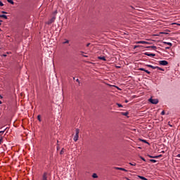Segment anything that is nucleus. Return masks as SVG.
I'll use <instances>...</instances> for the list:
<instances>
[{
    "instance_id": "obj_1",
    "label": "nucleus",
    "mask_w": 180,
    "mask_h": 180,
    "mask_svg": "<svg viewBox=\"0 0 180 180\" xmlns=\"http://www.w3.org/2000/svg\"><path fill=\"white\" fill-rule=\"evenodd\" d=\"M79 137V130L78 129H76L75 130V136L73 139L74 141H78V139Z\"/></svg>"
},
{
    "instance_id": "obj_2",
    "label": "nucleus",
    "mask_w": 180,
    "mask_h": 180,
    "mask_svg": "<svg viewBox=\"0 0 180 180\" xmlns=\"http://www.w3.org/2000/svg\"><path fill=\"white\" fill-rule=\"evenodd\" d=\"M149 102H150V103L153 105H157V103H158V99L150 98H149Z\"/></svg>"
},
{
    "instance_id": "obj_3",
    "label": "nucleus",
    "mask_w": 180,
    "mask_h": 180,
    "mask_svg": "<svg viewBox=\"0 0 180 180\" xmlns=\"http://www.w3.org/2000/svg\"><path fill=\"white\" fill-rule=\"evenodd\" d=\"M55 20H56V16H53L51 18V19L49 20V21L46 22V24L51 25V23H54Z\"/></svg>"
},
{
    "instance_id": "obj_4",
    "label": "nucleus",
    "mask_w": 180,
    "mask_h": 180,
    "mask_svg": "<svg viewBox=\"0 0 180 180\" xmlns=\"http://www.w3.org/2000/svg\"><path fill=\"white\" fill-rule=\"evenodd\" d=\"M159 64L160 65H168V61H167V60H160Z\"/></svg>"
},
{
    "instance_id": "obj_5",
    "label": "nucleus",
    "mask_w": 180,
    "mask_h": 180,
    "mask_svg": "<svg viewBox=\"0 0 180 180\" xmlns=\"http://www.w3.org/2000/svg\"><path fill=\"white\" fill-rule=\"evenodd\" d=\"M145 56H148V57H155V53H150L148 52H146L144 53Z\"/></svg>"
},
{
    "instance_id": "obj_6",
    "label": "nucleus",
    "mask_w": 180,
    "mask_h": 180,
    "mask_svg": "<svg viewBox=\"0 0 180 180\" xmlns=\"http://www.w3.org/2000/svg\"><path fill=\"white\" fill-rule=\"evenodd\" d=\"M49 175V174L47 172H44L43 175H42V180H48L47 179V176Z\"/></svg>"
},
{
    "instance_id": "obj_7",
    "label": "nucleus",
    "mask_w": 180,
    "mask_h": 180,
    "mask_svg": "<svg viewBox=\"0 0 180 180\" xmlns=\"http://www.w3.org/2000/svg\"><path fill=\"white\" fill-rule=\"evenodd\" d=\"M136 44H148V42L146 41H139L136 42Z\"/></svg>"
},
{
    "instance_id": "obj_8",
    "label": "nucleus",
    "mask_w": 180,
    "mask_h": 180,
    "mask_svg": "<svg viewBox=\"0 0 180 180\" xmlns=\"http://www.w3.org/2000/svg\"><path fill=\"white\" fill-rule=\"evenodd\" d=\"M115 169H117L119 171H124L125 172H127V169L122 167H115Z\"/></svg>"
},
{
    "instance_id": "obj_9",
    "label": "nucleus",
    "mask_w": 180,
    "mask_h": 180,
    "mask_svg": "<svg viewBox=\"0 0 180 180\" xmlns=\"http://www.w3.org/2000/svg\"><path fill=\"white\" fill-rule=\"evenodd\" d=\"M147 67H148L149 68H152L153 70H156L157 66H153L151 65H147Z\"/></svg>"
},
{
    "instance_id": "obj_10",
    "label": "nucleus",
    "mask_w": 180,
    "mask_h": 180,
    "mask_svg": "<svg viewBox=\"0 0 180 180\" xmlns=\"http://www.w3.org/2000/svg\"><path fill=\"white\" fill-rule=\"evenodd\" d=\"M147 49H152L153 50H157V46H148Z\"/></svg>"
},
{
    "instance_id": "obj_11",
    "label": "nucleus",
    "mask_w": 180,
    "mask_h": 180,
    "mask_svg": "<svg viewBox=\"0 0 180 180\" xmlns=\"http://www.w3.org/2000/svg\"><path fill=\"white\" fill-rule=\"evenodd\" d=\"M98 60H103V61H106V58L105 56H99Z\"/></svg>"
},
{
    "instance_id": "obj_12",
    "label": "nucleus",
    "mask_w": 180,
    "mask_h": 180,
    "mask_svg": "<svg viewBox=\"0 0 180 180\" xmlns=\"http://www.w3.org/2000/svg\"><path fill=\"white\" fill-rule=\"evenodd\" d=\"M7 2H8V4H11V5H14L15 2H13V0H7Z\"/></svg>"
},
{
    "instance_id": "obj_13",
    "label": "nucleus",
    "mask_w": 180,
    "mask_h": 180,
    "mask_svg": "<svg viewBox=\"0 0 180 180\" xmlns=\"http://www.w3.org/2000/svg\"><path fill=\"white\" fill-rule=\"evenodd\" d=\"M0 18H3L4 19H8V16L6 15H0Z\"/></svg>"
},
{
    "instance_id": "obj_14",
    "label": "nucleus",
    "mask_w": 180,
    "mask_h": 180,
    "mask_svg": "<svg viewBox=\"0 0 180 180\" xmlns=\"http://www.w3.org/2000/svg\"><path fill=\"white\" fill-rule=\"evenodd\" d=\"M139 177V179H142V180H148L147 179V178L142 176H138Z\"/></svg>"
},
{
    "instance_id": "obj_15",
    "label": "nucleus",
    "mask_w": 180,
    "mask_h": 180,
    "mask_svg": "<svg viewBox=\"0 0 180 180\" xmlns=\"http://www.w3.org/2000/svg\"><path fill=\"white\" fill-rule=\"evenodd\" d=\"M141 141H142V143H146V144H150L146 139H141Z\"/></svg>"
},
{
    "instance_id": "obj_16",
    "label": "nucleus",
    "mask_w": 180,
    "mask_h": 180,
    "mask_svg": "<svg viewBox=\"0 0 180 180\" xmlns=\"http://www.w3.org/2000/svg\"><path fill=\"white\" fill-rule=\"evenodd\" d=\"M156 69H157V70H159L160 71H165L164 69H162V68H160V67H158V66H156Z\"/></svg>"
},
{
    "instance_id": "obj_17",
    "label": "nucleus",
    "mask_w": 180,
    "mask_h": 180,
    "mask_svg": "<svg viewBox=\"0 0 180 180\" xmlns=\"http://www.w3.org/2000/svg\"><path fill=\"white\" fill-rule=\"evenodd\" d=\"M37 119H38L39 122H41V116L40 115H39L37 116Z\"/></svg>"
},
{
    "instance_id": "obj_18",
    "label": "nucleus",
    "mask_w": 180,
    "mask_h": 180,
    "mask_svg": "<svg viewBox=\"0 0 180 180\" xmlns=\"http://www.w3.org/2000/svg\"><path fill=\"white\" fill-rule=\"evenodd\" d=\"M149 161H150V162H153V163L157 162V160H154V159H150V160H149Z\"/></svg>"
},
{
    "instance_id": "obj_19",
    "label": "nucleus",
    "mask_w": 180,
    "mask_h": 180,
    "mask_svg": "<svg viewBox=\"0 0 180 180\" xmlns=\"http://www.w3.org/2000/svg\"><path fill=\"white\" fill-rule=\"evenodd\" d=\"M92 176L93 178H98V174H96V173H94Z\"/></svg>"
},
{
    "instance_id": "obj_20",
    "label": "nucleus",
    "mask_w": 180,
    "mask_h": 180,
    "mask_svg": "<svg viewBox=\"0 0 180 180\" xmlns=\"http://www.w3.org/2000/svg\"><path fill=\"white\" fill-rule=\"evenodd\" d=\"M122 115H123V116H127V115H129V112H122Z\"/></svg>"
},
{
    "instance_id": "obj_21",
    "label": "nucleus",
    "mask_w": 180,
    "mask_h": 180,
    "mask_svg": "<svg viewBox=\"0 0 180 180\" xmlns=\"http://www.w3.org/2000/svg\"><path fill=\"white\" fill-rule=\"evenodd\" d=\"M167 46H170V47L172 46V44L171 42H165Z\"/></svg>"
},
{
    "instance_id": "obj_22",
    "label": "nucleus",
    "mask_w": 180,
    "mask_h": 180,
    "mask_svg": "<svg viewBox=\"0 0 180 180\" xmlns=\"http://www.w3.org/2000/svg\"><path fill=\"white\" fill-rule=\"evenodd\" d=\"M64 151H65V149H64V148H62V150H60V155H63V153H64Z\"/></svg>"
},
{
    "instance_id": "obj_23",
    "label": "nucleus",
    "mask_w": 180,
    "mask_h": 180,
    "mask_svg": "<svg viewBox=\"0 0 180 180\" xmlns=\"http://www.w3.org/2000/svg\"><path fill=\"white\" fill-rule=\"evenodd\" d=\"M70 43L69 40H66L65 42H63V44H68Z\"/></svg>"
},
{
    "instance_id": "obj_24",
    "label": "nucleus",
    "mask_w": 180,
    "mask_h": 180,
    "mask_svg": "<svg viewBox=\"0 0 180 180\" xmlns=\"http://www.w3.org/2000/svg\"><path fill=\"white\" fill-rule=\"evenodd\" d=\"M117 105H118V108H123V105L122 104L117 103Z\"/></svg>"
},
{
    "instance_id": "obj_25",
    "label": "nucleus",
    "mask_w": 180,
    "mask_h": 180,
    "mask_svg": "<svg viewBox=\"0 0 180 180\" xmlns=\"http://www.w3.org/2000/svg\"><path fill=\"white\" fill-rule=\"evenodd\" d=\"M139 71H146V69L141 68H139Z\"/></svg>"
},
{
    "instance_id": "obj_26",
    "label": "nucleus",
    "mask_w": 180,
    "mask_h": 180,
    "mask_svg": "<svg viewBox=\"0 0 180 180\" xmlns=\"http://www.w3.org/2000/svg\"><path fill=\"white\" fill-rule=\"evenodd\" d=\"M145 72H146V74H151V72L147 70H145Z\"/></svg>"
},
{
    "instance_id": "obj_27",
    "label": "nucleus",
    "mask_w": 180,
    "mask_h": 180,
    "mask_svg": "<svg viewBox=\"0 0 180 180\" xmlns=\"http://www.w3.org/2000/svg\"><path fill=\"white\" fill-rule=\"evenodd\" d=\"M140 158L141 159L142 161H145L146 162V160L144 159V158L141 156Z\"/></svg>"
},
{
    "instance_id": "obj_28",
    "label": "nucleus",
    "mask_w": 180,
    "mask_h": 180,
    "mask_svg": "<svg viewBox=\"0 0 180 180\" xmlns=\"http://www.w3.org/2000/svg\"><path fill=\"white\" fill-rule=\"evenodd\" d=\"M0 6H4V3H2V1H0Z\"/></svg>"
},
{
    "instance_id": "obj_29",
    "label": "nucleus",
    "mask_w": 180,
    "mask_h": 180,
    "mask_svg": "<svg viewBox=\"0 0 180 180\" xmlns=\"http://www.w3.org/2000/svg\"><path fill=\"white\" fill-rule=\"evenodd\" d=\"M161 115H165V111H164V110H163V111H162Z\"/></svg>"
},
{
    "instance_id": "obj_30",
    "label": "nucleus",
    "mask_w": 180,
    "mask_h": 180,
    "mask_svg": "<svg viewBox=\"0 0 180 180\" xmlns=\"http://www.w3.org/2000/svg\"><path fill=\"white\" fill-rule=\"evenodd\" d=\"M130 165H132L133 167L136 166V163H129Z\"/></svg>"
},
{
    "instance_id": "obj_31",
    "label": "nucleus",
    "mask_w": 180,
    "mask_h": 180,
    "mask_svg": "<svg viewBox=\"0 0 180 180\" xmlns=\"http://www.w3.org/2000/svg\"><path fill=\"white\" fill-rule=\"evenodd\" d=\"M1 13H3V14H6V13H8L6 11H1Z\"/></svg>"
},
{
    "instance_id": "obj_32",
    "label": "nucleus",
    "mask_w": 180,
    "mask_h": 180,
    "mask_svg": "<svg viewBox=\"0 0 180 180\" xmlns=\"http://www.w3.org/2000/svg\"><path fill=\"white\" fill-rule=\"evenodd\" d=\"M4 132H5V131H1L0 134H4Z\"/></svg>"
},
{
    "instance_id": "obj_33",
    "label": "nucleus",
    "mask_w": 180,
    "mask_h": 180,
    "mask_svg": "<svg viewBox=\"0 0 180 180\" xmlns=\"http://www.w3.org/2000/svg\"><path fill=\"white\" fill-rule=\"evenodd\" d=\"M161 157H162V155H158V158H161Z\"/></svg>"
},
{
    "instance_id": "obj_34",
    "label": "nucleus",
    "mask_w": 180,
    "mask_h": 180,
    "mask_svg": "<svg viewBox=\"0 0 180 180\" xmlns=\"http://www.w3.org/2000/svg\"><path fill=\"white\" fill-rule=\"evenodd\" d=\"M148 156L149 157V158H153V157H154V156H152V155H148Z\"/></svg>"
},
{
    "instance_id": "obj_35",
    "label": "nucleus",
    "mask_w": 180,
    "mask_h": 180,
    "mask_svg": "<svg viewBox=\"0 0 180 180\" xmlns=\"http://www.w3.org/2000/svg\"><path fill=\"white\" fill-rule=\"evenodd\" d=\"M89 46H91V43H88V44H86V47H88Z\"/></svg>"
},
{
    "instance_id": "obj_36",
    "label": "nucleus",
    "mask_w": 180,
    "mask_h": 180,
    "mask_svg": "<svg viewBox=\"0 0 180 180\" xmlns=\"http://www.w3.org/2000/svg\"><path fill=\"white\" fill-rule=\"evenodd\" d=\"M168 124L170 127H172V125L171 124H169V122H168Z\"/></svg>"
},
{
    "instance_id": "obj_37",
    "label": "nucleus",
    "mask_w": 180,
    "mask_h": 180,
    "mask_svg": "<svg viewBox=\"0 0 180 180\" xmlns=\"http://www.w3.org/2000/svg\"><path fill=\"white\" fill-rule=\"evenodd\" d=\"M2 143V138H0V144Z\"/></svg>"
},
{
    "instance_id": "obj_38",
    "label": "nucleus",
    "mask_w": 180,
    "mask_h": 180,
    "mask_svg": "<svg viewBox=\"0 0 180 180\" xmlns=\"http://www.w3.org/2000/svg\"><path fill=\"white\" fill-rule=\"evenodd\" d=\"M153 158H158V155L153 156Z\"/></svg>"
},
{
    "instance_id": "obj_39",
    "label": "nucleus",
    "mask_w": 180,
    "mask_h": 180,
    "mask_svg": "<svg viewBox=\"0 0 180 180\" xmlns=\"http://www.w3.org/2000/svg\"><path fill=\"white\" fill-rule=\"evenodd\" d=\"M7 55L6 54H3V57H6Z\"/></svg>"
},
{
    "instance_id": "obj_40",
    "label": "nucleus",
    "mask_w": 180,
    "mask_h": 180,
    "mask_svg": "<svg viewBox=\"0 0 180 180\" xmlns=\"http://www.w3.org/2000/svg\"><path fill=\"white\" fill-rule=\"evenodd\" d=\"M176 157H178L179 158H180V154H178V155H176Z\"/></svg>"
},
{
    "instance_id": "obj_41",
    "label": "nucleus",
    "mask_w": 180,
    "mask_h": 180,
    "mask_svg": "<svg viewBox=\"0 0 180 180\" xmlns=\"http://www.w3.org/2000/svg\"><path fill=\"white\" fill-rule=\"evenodd\" d=\"M82 56H83V57H86V58L88 57V56H86V55H82Z\"/></svg>"
},
{
    "instance_id": "obj_42",
    "label": "nucleus",
    "mask_w": 180,
    "mask_h": 180,
    "mask_svg": "<svg viewBox=\"0 0 180 180\" xmlns=\"http://www.w3.org/2000/svg\"><path fill=\"white\" fill-rule=\"evenodd\" d=\"M76 82H79V79H76Z\"/></svg>"
},
{
    "instance_id": "obj_43",
    "label": "nucleus",
    "mask_w": 180,
    "mask_h": 180,
    "mask_svg": "<svg viewBox=\"0 0 180 180\" xmlns=\"http://www.w3.org/2000/svg\"><path fill=\"white\" fill-rule=\"evenodd\" d=\"M57 13V11H56L53 14L56 15Z\"/></svg>"
},
{
    "instance_id": "obj_44",
    "label": "nucleus",
    "mask_w": 180,
    "mask_h": 180,
    "mask_svg": "<svg viewBox=\"0 0 180 180\" xmlns=\"http://www.w3.org/2000/svg\"><path fill=\"white\" fill-rule=\"evenodd\" d=\"M137 47H139V46H134V49H137Z\"/></svg>"
},
{
    "instance_id": "obj_45",
    "label": "nucleus",
    "mask_w": 180,
    "mask_h": 180,
    "mask_svg": "<svg viewBox=\"0 0 180 180\" xmlns=\"http://www.w3.org/2000/svg\"><path fill=\"white\" fill-rule=\"evenodd\" d=\"M0 98H1V99H2L4 97H3L2 96H1V95H0Z\"/></svg>"
},
{
    "instance_id": "obj_46",
    "label": "nucleus",
    "mask_w": 180,
    "mask_h": 180,
    "mask_svg": "<svg viewBox=\"0 0 180 180\" xmlns=\"http://www.w3.org/2000/svg\"><path fill=\"white\" fill-rule=\"evenodd\" d=\"M128 102H129V101H127V100L125 101V103H127Z\"/></svg>"
},
{
    "instance_id": "obj_47",
    "label": "nucleus",
    "mask_w": 180,
    "mask_h": 180,
    "mask_svg": "<svg viewBox=\"0 0 180 180\" xmlns=\"http://www.w3.org/2000/svg\"><path fill=\"white\" fill-rule=\"evenodd\" d=\"M0 105H2V101H0Z\"/></svg>"
},
{
    "instance_id": "obj_48",
    "label": "nucleus",
    "mask_w": 180,
    "mask_h": 180,
    "mask_svg": "<svg viewBox=\"0 0 180 180\" xmlns=\"http://www.w3.org/2000/svg\"><path fill=\"white\" fill-rule=\"evenodd\" d=\"M125 179H127V180H130V179H129V178H127V177H126Z\"/></svg>"
},
{
    "instance_id": "obj_49",
    "label": "nucleus",
    "mask_w": 180,
    "mask_h": 180,
    "mask_svg": "<svg viewBox=\"0 0 180 180\" xmlns=\"http://www.w3.org/2000/svg\"><path fill=\"white\" fill-rule=\"evenodd\" d=\"M166 49H169V47H166Z\"/></svg>"
},
{
    "instance_id": "obj_50",
    "label": "nucleus",
    "mask_w": 180,
    "mask_h": 180,
    "mask_svg": "<svg viewBox=\"0 0 180 180\" xmlns=\"http://www.w3.org/2000/svg\"><path fill=\"white\" fill-rule=\"evenodd\" d=\"M179 26H180V24H177Z\"/></svg>"
},
{
    "instance_id": "obj_51",
    "label": "nucleus",
    "mask_w": 180,
    "mask_h": 180,
    "mask_svg": "<svg viewBox=\"0 0 180 180\" xmlns=\"http://www.w3.org/2000/svg\"><path fill=\"white\" fill-rule=\"evenodd\" d=\"M1 25H2V23L0 22V26H1Z\"/></svg>"
},
{
    "instance_id": "obj_52",
    "label": "nucleus",
    "mask_w": 180,
    "mask_h": 180,
    "mask_svg": "<svg viewBox=\"0 0 180 180\" xmlns=\"http://www.w3.org/2000/svg\"><path fill=\"white\" fill-rule=\"evenodd\" d=\"M7 54H9V52H7Z\"/></svg>"
},
{
    "instance_id": "obj_53",
    "label": "nucleus",
    "mask_w": 180,
    "mask_h": 180,
    "mask_svg": "<svg viewBox=\"0 0 180 180\" xmlns=\"http://www.w3.org/2000/svg\"><path fill=\"white\" fill-rule=\"evenodd\" d=\"M0 22H2V20H0Z\"/></svg>"
},
{
    "instance_id": "obj_54",
    "label": "nucleus",
    "mask_w": 180,
    "mask_h": 180,
    "mask_svg": "<svg viewBox=\"0 0 180 180\" xmlns=\"http://www.w3.org/2000/svg\"><path fill=\"white\" fill-rule=\"evenodd\" d=\"M81 53H84V51H81Z\"/></svg>"
},
{
    "instance_id": "obj_55",
    "label": "nucleus",
    "mask_w": 180,
    "mask_h": 180,
    "mask_svg": "<svg viewBox=\"0 0 180 180\" xmlns=\"http://www.w3.org/2000/svg\"><path fill=\"white\" fill-rule=\"evenodd\" d=\"M117 89H120L117 88Z\"/></svg>"
},
{
    "instance_id": "obj_56",
    "label": "nucleus",
    "mask_w": 180,
    "mask_h": 180,
    "mask_svg": "<svg viewBox=\"0 0 180 180\" xmlns=\"http://www.w3.org/2000/svg\"><path fill=\"white\" fill-rule=\"evenodd\" d=\"M0 32H1V29H0Z\"/></svg>"
}]
</instances>
